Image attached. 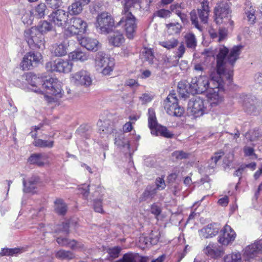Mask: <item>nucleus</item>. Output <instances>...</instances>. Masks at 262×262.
I'll list each match as a JSON object with an SVG mask.
<instances>
[{
  "label": "nucleus",
  "mask_w": 262,
  "mask_h": 262,
  "mask_svg": "<svg viewBox=\"0 0 262 262\" xmlns=\"http://www.w3.org/2000/svg\"><path fill=\"white\" fill-rule=\"evenodd\" d=\"M243 48L242 45L233 47L229 50L224 46H220L215 49L216 65L209 72V79L206 75H200L191 79V94L202 93L214 86L221 85V78H226L230 81L233 71L228 68V64L233 66L239 58Z\"/></svg>",
  "instance_id": "obj_1"
},
{
  "label": "nucleus",
  "mask_w": 262,
  "mask_h": 262,
  "mask_svg": "<svg viewBox=\"0 0 262 262\" xmlns=\"http://www.w3.org/2000/svg\"><path fill=\"white\" fill-rule=\"evenodd\" d=\"M26 77L32 91L45 95L61 97L62 83L57 79L50 78L43 81L41 78L32 73L27 74Z\"/></svg>",
  "instance_id": "obj_2"
},
{
  "label": "nucleus",
  "mask_w": 262,
  "mask_h": 262,
  "mask_svg": "<svg viewBox=\"0 0 262 262\" xmlns=\"http://www.w3.org/2000/svg\"><path fill=\"white\" fill-rule=\"evenodd\" d=\"M52 25L47 20L40 21L37 26L26 30L25 39L31 48L43 50L45 40L42 35L53 30Z\"/></svg>",
  "instance_id": "obj_3"
},
{
  "label": "nucleus",
  "mask_w": 262,
  "mask_h": 262,
  "mask_svg": "<svg viewBox=\"0 0 262 262\" xmlns=\"http://www.w3.org/2000/svg\"><path fill=\"white\" fill-rule=\"evenodd\" d=\"M231 79L232 77L230 79L229 82V80H227L226 78H221V85L214 86L209 90L207 96L212 107L220 105L223 102L224 86L226 84L227 85L230 84Z\"/></svg>",
  "instance_id": "obj_4"
},
{
  "label": "nucleus",
  "mask_w": 262,
  "mask_h": 262,
  "mask_svg": "<svg viewBox=\"0 0 262 262\" xmlns=\"http://www.w3.org/2000/svg\"><path fill=\"white\" fill-rule=\"evenodd\" d=\"M95 64L97 70H100L103 75H108L113 71L115 62L113 58L104 53L99 52L96 55Z\"/></svg>",
  "instance_id": "obj_5"
},
{
  "label": "nucleus",
  "mask_w": 262,
  "mask_h": 262,
  "mask_svg": "<svg viewBox=\"0 0 262 262\" xmlns=\"http://www.w3.org/2000/svg\"><path fill=\"white\" fill-rule=\"evenodd\" d=\"M230 13L229 3H220L214 10L215 23L218 25L224 24L226 26H232L233 21L231 20Z\"/></svg>",
  "instance_id": "obj_6"
},
{
  "label": "nucleus",
  "mask_w": 262,
  "mask_h": 262,
  "mask_svg": "<svg viewBox=\"0 0 262 262\" xmlns=\"http://www.w3.org/2000/svg\"><path fill=\"white\" fill-rule=\"evenodd\" d=\"M210 10L209 7V3L206 0H203L201 3V7L198 9V14L195 10H192L190 13V19L192 24L199 30H202V27L199 24L198 15L201 22L203 24H206L208 21V16Z\"/></svg>",
  "instance_id": "obj_7"
},
{
  "label": "nucleus",
  "mask_w": 262,
  "mask_h": 262,
  "mask_svg": "<svg viewBox=\"0 0 262 262\" xmlns=\"http://www.w3.org/2000/svg\"><path fill=\"white\" fill-rule=\"evenodd\" d=\"M120 25L123 26L127 38L129 39H133L136 35L137 24V19L132 13L123 14L116 27Z\"/></svg>",
  "instance_id": "obj_8"
},
{
  "label": "nucleus",
  "mask_w": 262,
  "mask_h": 262,
  "mask_svg": "<svg viewBox=\"0 0 262 262\" xmlns=\"http://www.w3.org/2000/svg\"><path fill=\"white\" fill-rule=\"evenodd\" d=\"M87 24L80 17H74L69 19L66 28V34L73 35L79 33H84L86 31Z\"/></svg>",
  "instance_id": "obj_9"
},
{
  "label": "nucleus",
  "mask_w": 262,
  "mask_h": 262,
  "mask_svg": "<svg viewBox=\"0 0 262 262\" xmlns=\"http://www.w3.org/2000/svg\"><path fill=\"white\" fill-rule=\"evenodd\" d=\"M165 108L168 114L172 116L181 117L183 115L184 108L178 104V99L175 94H170L165 101Z\"/></svg>",
  "instance_id": "obj_10"
},
{
  "label": "nucleus",
  "mask_w": 262,
  "mask_h": 262,
  "mask_svg": "<svg viewBox=\"0 0 262 262\" xmlns=\"http://www.w3.org/2000/svg\"><path fill=\"white\" fill-rule=\"evenodd\" d=\"M114 26V19L107 12H102L97 17L96 27L101 33H108Z\"/></svg>",
  "instance_id": "obj_11"
},
{
  "label": "nucleus",
  "mask_w": 262,
  "mask_h": 262,
  "mask_svg": "<svg viewBox=\"0 0 262 262\" xmlns=\"http://www.w3.org/2000/svg\"><path fill=\"white\" fill-rule=\"evenodd\" d=\"M205 100L200 97L193 98L188 104L187 111L194 117H199L204 115L206 111L205 106Z\"/></svg>",
  "instance_id": "obj_12"
},
{
  "label": "nucleus",
  "mask_w": 262,
  "mask_h": 262,
  "mask_svg": "<svg viewBox=\"0 0 262 262\" xmlns=\"http://www.w3.org/2000/svg\"><path fill=\"white\" fill-rule=\"evenodd\" d=\"M71 81L76 86L88 88L92 85L93 79L88 71L82 70L71 75Z\"/></svg>",
  "instance_id": "obj_13"
},
{
  "label": "nucleus",
  "mask_w": 262,
  "mask_h": 262,
  "mask_svg": "<svg viewBox=\"0 0 262 262\" xmlns=\"http://www.w3.org/2000/svg\"><path fill=\"white\" fill-rule=\"evenodd\" d=\"M42 59L40 53L29 52L23 58L20 66L23 70H29L37 66Z\"/></svg>",
  "instance_id": "obj_14"
},
{
  "label": "nucleus",
  "mask_w": 262,
  "mask_h": 262,
  "mask_svg": "<svg viewBox=\"0 0 262 262\" xmlns=\"http://www.w3.org/2000/svg\"><path fill=\"white\" fill-rule=\"evenodd\" d=\"M73 66L70 61L60 59L47 63L46 67L49 71L68 73L71 71Z\"/></svg>",
  "instance_id": "obj_15"
},
{
  "label": "nucleus",
  "mask_w": 262,
  "mask_h": 262,
  "mask_svg": "<svg viewBox=\"0 0 262 262\" xmlns=\"http://www.w3.org/2000/svg\"><path fill=\"white\" fill-rule=\"evenodd\" d=\"M236 236L235 231L230 226L226 224L220 230L217 241L223 246H228L234 241Z\"/></svg>",
  "instance_id": "obj_16"
},
{
  "label": "nucleus",
  "mask_w": 262,
  "mask_h": 262,
  "mask_svg": "<svg viewBox=\"0 0 262 262\" xmlns=\"http://www.w3.org/2000/svg\"><path fill=\"white\" fill-rule=\"evenodd\" d=\"M49 17L50 20L55 25L66 28L69 21L68 12L61 9H58L53 12Z\"/></svg>",
  "instance_id": "obj_17"
},
{
  "label": "nucleus",
  "mask_w": 262,
  "mask_h": 262,
  "mask_svg": "<svg viewBox=\"0 0 262 262\" xmlns=\"http://www.w3.org/2000/svg\"><path fill=\"white\" fill-rule=\"evenodd\" d=\"M262 252V241H257L247 246L244 250L243 256L246 260L251 259L259 256Z\"/></svg>",
  "instance_id": "obj_18"
},
{
  "label": "nucleus",
  "mask_w": 262,
  "mask_h": 262,
  "mask_svg": "<svg viewBox=\"0 0 262 262\" xmlns=\"http://www.w3.org/2000/svg\"><path fill=\"white\" fill-rule=\"evenodd\" d=\"M220 230V227L219 224H210L199 230V234L202 238H212L219 233Z\"/></svg>",
  "instance_id": "obj_19"
},
{
  "label": "nucleus",
  "mask_w": 262,
  "mask_h": 262,
  "mask_svg": "<svg viewBox=\"0 0 262 262\" xmlns=\"http://www.w3.org/2000/svg\"><path fill=\"white\" fill-rule=\"evenodd\" d=\"M79 42L81 46L91 51H97L100 47L99 41L90 37H83L79 40Z\"/></svg>",
  "instance_id": "obj_20"
},
{
  "label": "nucleus",
  "mask_w": 262,
  "mask_h": 262,
  "mask_svg": "<svg viewBox=\"0 0 262 262\" xmlns=\"http://www.w3.org/2000/svg\"><path fill=\"white\" fill-rule=\"evenodd\" d=\"M90 0H75L71 5L68 7V13L71 15H76L80 14L83 7L88 5Z\"/></svg>",
  "instance_id": "obj_21"
},
{
  "label": "nucleus",
  "mask_w": 262,
  "mask_h": 262,
  "mask_svg": "<svg viewBox=\"0 0 262 262\" xmlns=\"http://www.w3.org/2000/svg\"><path fill=\"white\" fill-rule=\"evenodd\" d=\"M89 58V54L82 51L80 49L76 50L69 54V59L73 61L83 62L87 61Z\"/></svg>",
  "instance_id": "obj_22"
},
{
  "label": "nucleus",
  "mask_w": 262,
  "mask_h": 262,
  "mask_svg": "<svg viewBox=\"0 0 262 262\" xmlns=\"http://www.w3.org/2000/svg\"><path fill=\"white\" fill-rule=\"evenodd\" d=\"M68 47L69 44L67 40L57 43L53 47V53L57 57L65 56L68 53Z\"/></svg>",
  "instance_id": "obj_23"
},
{
  "label": "nucleus",
  "mask_w": 262,
  "mask_h": 262,
  "mask_svg": "<svg viewBox=\"0 0 262 262\" xmlns=\"http://www.w3.org/2000/svg\"><path fill=\"white\" fill-rule=\"evenodd\" d=\"M204 253L211 258H217L221 256L222 251L215 244L210 243L203 250Z\"/></svg>",
  "instance_id": "obj_24"
},
{
  "label": "nucleus",
  "mask_w": 262,
  "mask_h": 262,
  "mask_svg": "<svg viewBox=\"0 0 262 262\" xmlns=\"http://www.w3.org/2000/svg\"><path fill=\"white\" fill-rule=\"evenodd\" d=\"M39 182V179L37 177L33 176L30 178L28 182L23 180L24 191L25 192H35V189Z\"/></svg>",
  "instance_id": "obj_25"
},
{
  "label": "nucleus",
  "mask_w": 262,
  "mask_h": 262,
  "mask_svg": "<svg viewBox=\"0 0 262 262\" xmlns=\"http://www.w3.org/2000/svg\"><path fill=\"white\" fill-rule=\"evenodd\" d=\"M125 41L123 34L118 30H115L109 38V43L113 46L119 47Z\"/></svg>",
  "instance_id": "obj_26"
},
{
  "label": "nucleus",
  "mask_w": 262,
  "mask_h": 262,
  "mask_svg": "<svg viewBox=\"0 0 262 262\" xmlns=\"http://www.w3.org/2000/svg\"><path fill=\"white\" fill-rule=\"evenodd\" d=\"M191 83L185 81H182L179 82L178 85V91L179 95L184 98L188 97L189 95L191 94Z\"/></svg>",
  "instance_id": "obj_27"
},
{
  "label": "nucleus",
  "mask_w": 262,
  "mask_h": 262,
  "mask_svg": "<svg viewBox=\"0 0 262 262\" xmlns=\"http://www.w3.org/2000/svg\"><path fill=\"white\" fill-rule=\"evenodd\" d=\"M141 0H125V3L123 10V14L127 13H132L134 8L138 9L140 8Z\"/></svg>",
  "instance_id": "obj_28"
},
{
  "label": "nucleus",
  "mask_w": 262,
  "mask_h": 262,
  "mask_svg": "<svg viewBox=\"0 0 262 262\" xmlns=\"http://www.w3.org/2000/svg\"><path fill=\"white\" fill-rule=\"evenodd\" d=\"M57 242L61 246H69L72 249L82 248L81 245L77 244L74 241H70L67 238L58 237L56 239Z\"/></svg>",
  "instance_id": "obj_29"
},
{
  "label": "nucleus",
  "mask_w": 262,
  "mask_h": 262,
  "mask_svg": "<svg viewBox=\"0 0 262 262\" xmlns=\"http://www.w3.org/2000/svg\"><path fill=\"white\" fill-rule=\"evenodd\" d=\"M141 59L144 62H147L149 64H153L156 59L150 49H144L141 54Z\"/></svg>",
  "instance_id": "obj_30"
},
{
  "label": "nucleus",
  "mask_w": 262,
  "mask_h": 262,
  "mask_svg": "<svg viewBox=\"0 0 262 262\" xmlns=\"http://www.w3.org/2000/svg\"><path fill=\"white\" fill-rule=\"evenodd\" d=\"M47 157L45 155L34 154L30 156L29 161L31 164L42 166L47 162Z\"/></svg>",
  "instance_id": "obj_31"
},
{
  "label": "nucleus",
  "mask_w": 262,
  "mask_h": 262,
  "mask_svg": "<svg viewBox=\"0 0 262 262\" xmlns=\"http://www.w3.org/2000/svg\"><path fill=\"white\" fill-rule=\"evenodd\" d=\"M31 11L34 16L37 18L44 17L47 11V6L44 3H40Z\"/></svg>",
  "instance_id": "obj_32"
},
{
  "label": "nucleus",
  "mask_w": 262,
  "mask_h": 262,
  "mask_svg": "<svg viewBox=\"0 0 262 262\" xmlns=\"http://www.w3.org/2000/svg\"><path fill=\"white\" fill-rule=\"evenodd\" d=\"M151 134L156 136L161 135L166 138H171L173 134L169 132L167 128L165 126L159 125L155 129H152L151 132Z\"/></svg>",
  "instance_id": "obj_33"
},
{
  "label": "nucleus",
  "mask_w": 262,
  "mask_h": 262,
  "mask_svg": "<svg viewBox=\"0 0 262 262\" xmlns=\"http://www.w3.org/2000/svg\"><path fill=\"white\" fill-rule=\"evenodd\" d=\"M179 44L178 40L174 37H171L165 40L160 41L159 45L167 50H171L176 48Z\"/></svg>",
  "instance_id": "obj_34"
},
{
  "label": "nucleus",
  "mask_w": 262,
  "mask_h": 262,
  "mask_svg": "<svg viewBox=\"0 0 262 262\" xmlns=\"http://www.w3.org/2000/svg\"><path fill=\"white\" fill-rule=\"evenodd\" d=\"M148 126L151 130L155 129L159 124H158L155 115V112L152 108L148 109Z\"/></svg>",
  "instance_id": "obj_35"
},
{
  "label": "nucleus",
  "mask_w": 262,
  "mask_h": 262,
  "mask_svg": "<svg viewBox=\"0 0 262 262\" xmlns=\"http://www.w3.org/2000/svg\"><path fill=\"white\" fill-rule=\"evenodd\" d=\"M33 143L35 146L41 148H51L54 145L53 141L43 140L40 139H35Z\"/></svg>",
  "instance_id": "obj_36"
},
{
  "label": "nucleus",
  "mask_w": 262,
  "mask_h": 262,
  "mask_svg": "<svg viewBox=\"0 0 262 262\" xmlns=\"http://www.w3.org/2000/svg\"><path fill=\"white\" fill-rule=\"evenodd\" d=\"M224 262H244L239 252H232L224 257Z\"/></svg>",
  "instance_id": "obj_37"
},
{
  "label": "nucleus",
  "mask_w": 262,
  "mask_h": 262,
  "mask_svg": "<svg viewBox=\"0 0 262 262\" xmlns=\"http://www.w3.org/2000/svg\"><path fill=\"white\" fill-rule=\"evenodd\" d=\"M187 47L188 48L194 49L196 46V39L195 35L192 33H188L184 36Z\"/></svg>",
  "instance_id": "obj_38"
},
{
  "label": "nucleus",
  "mask_w": 262,
  "mask_h": 262,
  "mask_svg": "<svg viewBox=\"0 0 262 262\" xmlns=\"http://www.w3.org/2000/svg\"><path fill=\"white\" fill-rule=\"evenodd\" d=\"M224 155V153L222 151H220L214 154L208 162V167L210 169L214 168L216 166L217 162Z\"/></svg>",
  "instance_id": "obj_39"
},
{
  "label": "nucleus",
  "mask_w": 262,
  "mask_h": 262,
  "mask_svg": "<svg viewBox=\"0 0 262 262\" xmlns=\"http://www.w3.org/2000/svg\"><path fill=\"white\" fill-rule=\"evenodd\" d=\"M55 210L59 214H64L67 211V205L62 200H57L55 202Z\"/></svg>",
  "instance_id": "obj_40"
},
{
  "label": "nucleus",
  "mask_w": 262,
  "mask_h": 262,
  "mask_svg": "<svg viewBox=\"0 0 262 262\" xmlns=\"http://www.w3.org/2000/svg\"><path fill=\"white\" fill-rule=\"evenodd\" d=\"M44 216V212L42 210L40 209L39 211L37 212V215H33V219H36V217H37V222H35V223L37 224V226L36 227L37 228H39V230L41 232L44 233L45 231H47V230L43 229L45 226L44 224L42 223H38V222H39L42 220Z\"/></svg>",
  "instance_id": "obj_41"
},
{
  "label": "nucleus",
  "mask_w": 262,
  "mask_h": 262,
  "mask_svg": "<svg viewBox=\"0 0 262 262\" xmlns=\"http://www.w3.org/2000/svg\"><path fill=\"white\" fill-rule=\"evenodd\" d=\"M166 28L169 33L177 34L180 32L182 26L178 23H171L166 24Z\"/></svg>",
  "instance_id": "obj_42"
},
{
  "label": "nucleus",
  "mask_w": 262,
  "mask_h": 262,
  "mask_svg": "<svg viewBox=\"0 0 262 262\" xmlns=\"http://www.w3.org/2000/svg\"><path fill=\"white\" fill-rule=\"evenodd\" d=\"M57 258L61 259H71L74 258L73 253L70 251L59 250L56 254Z\"/></svg>",
  "instance_id": "obj_43"
},
{
  "label": "nucleus",
  "mask_w": 262,
  "mask_h": 262,
  "mask_svg": "<svg viewBox=\"0 0 262 262\" xmlns=\"http://www.w3.org/2000/svg\"><path fill=\"white\" fill-rule=\"evenodd\" d=\"M138 259V254L128 253L125 254L122 258L119 259L116 262H136Z\"/></svg>",
  "instance_id": "obj_44"
},
{
  "label": "nucleus",
  "mask_w": 262,
  "mask_h": 262,
  "mask_svg": "<svg viewBox=\"0 0 262 262\" xmlns=\"http://www.w3.org/2000/svg\"><path fill=\"white\" fill-rule=\"evenodd\" d=\"M34 17H35L31 10L25 12L21 17V20L24 24L30 25L32 24Z\"/></svg>",
  "instance_id": "obj_45"
},
{
  "label": "nucleus",
  "mask_w": 262,
  "mask_h": 262,
  "mask_svg": "<svg viewBox=\"0 0 262 262\" xmlns=\"http://www.w3.org/2000/svg\"><path fill=\"white\" fill-rule=\"evenodd\" d=\"M20 252V249L18 248H4L0 252L1 256H13Z\"/></svg>",
  "instance_id": "obj_46"
},
{
  "label": "nucleus",
  "mask_w": 262,
  "mask_h": 262,
  "mask_svg": "<svg viewBox=\"0 0 262 262\" xmlns=\"http://www.w3.org/2000/svg\"><path fill=\"white\" fill-rule=\"evenodd\" d=\"M121 248L119 246L110 247L107 249L106 252L109 256L112 258H115L118 257Z\"/></svg>",
  "instance_id": "obj_47"
},
{
  "label": "nucleus",
  "mask_w": 262,
  "mask_h": 262,
  "mask_svg": "<svg viewBox=\"0 0 262 262\" xmlns=\"http://www.w3.org/2000/svg\"><path fill=\"white\" fill-rule=\"evenodd\" d=\"M245 14L249 23L251 24H253L256 19L254 9L252 7H250L249 9H246Z\"/></svg>",
  "instance_id": "obj_48"
},
{
  "label": "nucleus",
  "mask_w": 262,
  "mask_h": 262,
  "mask_svg": "<svg viewBox=\"0 0 262 262\" xmlns=\"http://www.w3.org/2000/svg\"><path fill=\"white\" fill-rule=\"evenodd\" d=\"M78 193L82 195L83 197L86 199L89 194V185L83 184L80 185L78 188Z\"/></svg>",
  "instance_id": "obj_49"
},
{
  "label": "nucleus",
  "mask_w": 262,
  "mask_h": 262,
  "mask_svg": "<svg viewBox=\"0 0 262 262\" xmlns=\"http://www.w3.org/2000/svg\"><path fill=\"white\" fill-rule=\"evenodd\" d=\"M164 62L167 67H174L176 66L178 63V59L176 56L172 57H165L164 58Z\"/></svg>",
  "instance_id": "obj_50"
},
{
  "label": "nucleus",
  "mask_w": 262,
  "mask_h": 262,
  "mask_svg": "<svg viewBox=\"0 0 262 262\" xmlns=\"http://www.w3.org/2000/svg\"><path fill=\"white\" fill-rule=\"evenodd\" d=\"M172 156L175 159L182 160L187 158L188 154L182 150H177L172 152Z\"/></svg>",
  "instance_id": "obj_51"
},
{
  "label": "nucleus",
  "mask_w": 262,
  "mask_h": 262,
  "mask_svg": "<svg viewBox=\"0 0 262 262\" xmlns=\"http://www.w3.org/2000/svg\"><path fill=\"white\" fill-rule=\"evenodd\" d=\"M160 236V233L158 231H152L149 239L151 245H156L158 242Z\"/></svg>",
  "instance_id": "obj_52"
},
{
  "label": "nucleus",
  "mask_w": 262,
  "mask_h": 262,
  "mask_svg": "<svg viewBox=\"0 0 262 262\" xmlns=\"http://www.w3.org/2000/svg\"><path fill=\"white\" fill-rule=\"evenodd\" d=\"M48 6L53 9L59 8L62 4V0H46Z\"/></svg>",
  "instance_id": "obj_53"
},
{
  "label": "nucleus",
  "mask_w": 262,
  "mask_h": 262,
  "mask_svg": "<svg viewBox=\"0 0 262 262\" xmlns=\"http://www.w3.org/2000/svg\"><path fill=\"white\" fill-rule=\"evenodd\" d=\"M115 144L118 146H122L125 147L126 146L127 148H129V145L127 141L123 140V137H120L119 138H115Z\"/></svg>",
  "instance_id": "obj_54"
},
{
  "label": "nucleus",
  "mask_w": 262,
  "mask_h": 262,
  "mask_svg": "<svg viewBox=\"0 0 262 262\" xmlns=\"http://www.w3.org/2000/svg\"><path fill=\"white\" fill-rule=\"evenodd\" d=\"M94 209L95 211L98 213H102L103 210L102 206V201L100 200H95L94 202Z\"/></svg>",
  "instance_id": "obj_55"
},
{
  "label": "nucleus",
  "mask_w": 262,
  "mask_h": 262,
  "mask_svg": "<svg viewBox=\"0 0 262 262\" xmlns=\"http://www.w3.org/2000/svg\"><path fill=\"white\" fill-rule=\"evenodd\" d=\"M157 16L162 18H167L170 16V11L165 9H161L157 12Z\"/></svg>",
  "instance_id": "obj_56"
},
{
  "label": "nucleus",
  "mask_w": 262,
  "mask_h": 262,
  "mask_svg": "<svg viewBox=\"0 0 262 262\" xmlns=\"http://www.w3.org/2000/svg\"><path fill=\"white\" fill-rule=\"evenodd\" d=\"M157 188L159 190H163L165 188L166 184L163 178H158L156 180Z\"/></svg>",
  "instance_id": "obj_57"
},
{
  "label": "nucleus",
  "mask_w": 262,
  "mask_h": 262,
  "mask_svg": "<svg viewBox=\"0 0 262 262\" xmlns=\"http://www.w3.org/2000/svg\"><path fill=\"white\" fill-rule=\"evenodd\" d=\"M227 31L225 28H220L219 31V38L218 41L221 42L223 41L227 36Z\"/></svg>",
  "instance_id": "obj_58"
},
{
  "label": "nucleus",
  "mask_w": 262,
  "mask_h": 262,
  "mask_svg": "<svg viewBox=\"0 0 262 262\" xmlns=\"http://www.w3.org/2000/svg\"><path fill=\"white\" fill-rule=\"evenodd\" d=\"M243 151L246 156H255L254 153V149L252 147L246 146L244 147Z\"/></svg>",
  "instance_id": "obj_59"
},
{
  "label": "nucleus",
  "mask_w": 262,
  "mask_h": 262,
  "mask_svg": "<svg viewBox=\"0 0 262 262\" xmlns=\"http://www.w3.org/2000/svg\"><path fill=\"white\" fill-rule=\"evenodd\" d=\"M185 52V46L183 42H181L178 49L176 57L178 58H182L183 54H184Z\"/></svg>",
  "instance_id": "obj_60"
},
{
  "label": "nucleus",
  "mask_w": 262,
  "mask_h": 262,
  "mask_svg": "<svg viewBox=\"0 0 262 262\" xmlns=\"http://www.w3.org/2000/svg\"><path fill=\"white\" fill-rule=\"evenodd\" d=\"M125 84L131 88H138L140 85L138 81L133 79L126 80Z\"/></svg>",
  "instance_id": "obj_61"
},
{
  "label": "nucleus",
  "mask_w": 262,
  "mask_h": 262,
  "mask_svg": "<svg viewBox=\"0 0 262 262\" xmlns=\"http://www.w3.org/2000/svg\"><path fill=\"white\" fill-rule=\"evenodd\" d=\"M151 212L155 215L158 216L161 213V210L158 205L153 204L151 206Z\"/></svg>",
  "instance_id": "obj_62"
},
{
  "label": "nucleus",
  "mask_w": 262,
  "mask_h": 262,
  "mask_svg": "<svg viewBox=\"0 0 262 262\" xmlns=\"http://www.w3.org/2000/svg\"><path fill=\"white\" fill-rule=\"evenodd\" d=\"M194 70L198 73L203 72L205 70V65L203 63L195 64L194 66Z\"/></svg>",
  "instance_id": "obj_63"
},
{
  "label": "nucleus",
  "mask_w": 262,
  "mask_h": 262,
  "mask_svg": "<svg viewBox=\"0 0 262 262\" xmlns=\"http://www.w3.org/2000/svg\"><path fill=\"white\" fill-rule=\"evenodd\" d=\"M140 100L142 101V103L145 104L150 102L151 98L149 95L144 94L140 97Z\"/></svg>",
  "instance_id": "obj_64"
}]
</instances>
